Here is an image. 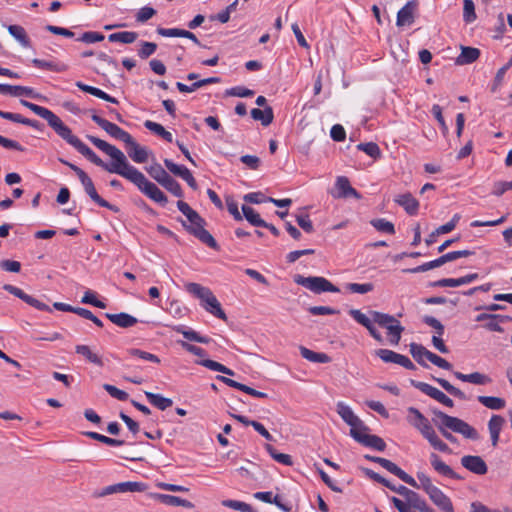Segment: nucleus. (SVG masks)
<instances>
[{"mask_svg": "<svg viewBox=\"0 0 512 512\" xmlns=\"http://www.w3.org/2000/svg\"><path fill=\"white\" fill-rule=\"evenodd\" d=\"M87 139L99 150L110 156L113 161L111 163L104 162L91 148L85 158L107 172L118 174L127 179L156 203L162 206L167 204V196L154 183L150 182L141 171L131 165L120 149L92 135H88Z\"/></svg>", "mask_w": 512, "mask_h": 512, "instance_id": "f257e3e1", "label": "nucleus"}, {"mask_svg": "<svg viewBox=\"0 0 512 512\" xmlns=\"http://www.w3.org/2000/svg\"><path fill=\"white\" fill-rule=\"evenodd\" d=\"M21 104L39 117L47 121L50 128L69 145L75 148L84 157L90 148L84 144L77 136L72 133V130L51 110L46 107L34 104L32 102L21 100Z\"/></svg>", "mask_w": 512, "mask_h": 512, "instance_id": "f03ea898", "label": "nucleus"}, {"mask_svg": "<svg viewBox=\"0 0 512 512\" xmlns=\"http://www.w3.org/2000/svg\"><path fill=\"white\" fill-rule=\"evenodd\" d=\"M432 413V422L437 427L441 435L449 442L457 443V438L450 431L459 433L467 439H479L477 430L464 420L450 416L437 409L433 410Z\"/></svg>", "mask_w": 512, "mask_h": 512, "instance_id": "7ed1b4c3", "label": "nucleus"}, {"mask_svg": "<svg viewBox=\"0 0 512 512\" xmlns=\"http://www.w3.org/2000/svg\"><path fill=\"white\" fill-rule=\"evenodd\" d=\"M407 421L430 443L435 449L443 453H450L451 449L436 434L429 420L415 407L407 409Z\"/></svg>", "mask_w": 512, "mask_h": 512, "instance_id": "20e7f679", "label": "nucleus"}, {"mask_svg": "<svg viewBox=\"0 0 512 512\" xmlns=\"http://www.w3.org/2000/svg\"><path fill=\"white\" fill-rule=\"evenodd\" d=\"M184 287L189 294L200 300L201 306L208 313L221 320H227V316L223 311L220 302L210 288L195 282H188L184 285Z\"/></svg>", "mask_w": 512, "mask_h": 512, "instance_id": "39448f33", "label": "nucleus"}, {"mask_svg": "<svg viewBox=\"0 0 512 512\" xmlns=\"http://www.w3.org/2000/svg\"><path fill=\"white\" fill-rule=\"evenodd\" d=\"M417 489H423L429 496L430 500L442 511V512H454V507L450 498L437 486L433 485L429 476L423 472L417 473Z\"/></svg>", "mask_w": 512, "mask_h": 512, "instance_id": "423d86ee", "label": "nucleus"}, {"mask_svg": "<svg viewBox=\"0 0 512 512\" xmlns=\"http://www.w3.org/2000/svg\"><path fill=\"white\" fill-rule=\"evenodd\" d=\"M60 162L63 163L64 165L68 166L71 170H73L76 173L81 184L84 187L85 192L89 195V197L94 202H96L100 207H104V208H107V209L115 211V212L118 211L117 207L110 204L108 201H106L105 199H103L102 197L99 196V194L97 193V191L95 189L92 179L87 175V173L84 170H82L80 167H78L75 164L70 163L64 159H60Z\"/></svg>", "mask_w": 512, "mask_h": 512, "instance_id": "0eeeda50", "label": "nucleus"}, {"mask_svg": "<svg viewBox=\"0 0 512 512\" xmlns=\"http://www.w3.org/2000/svg\"><path fill=\"white\" fill-rule=\"evenodd\" d=\"M189 225L183 222L185 229L199 239L202 243L208 247L217 250L218 244L214 237L205 229V220L198 214V212L188 217Z\"/></svg>", "mask_w": 512, "mask_h": 512, "instance_id": "6e6552de", "label": "nucleus"}, {"mask_svg": "<svg viewBox=\"0 0 512 512\" xmlns=\"http://www.w3.org/2000/svg\"><path fill=\"white\" fill-rule=\"evenodd\" d=\"M294 282L298 285L305 287L315 294H321L324 292L338 293L340 289L332 284L329 280L320 276H309L304 277L302 275H295Z\"/></svg>", "mask_w": 512, "mask_h": 512, "instance_id": "1a4fd4ad", "label": "nucleus"}, {"mask_svg": "<svg viewBox=\"0 0 512 512\" xmlns=\"http://www.w3.org/2000/svg\"><path fill=\"white\" fill-rule=\"evenodd\" d=\"M147 172L154 180H156L174 196L179 198L183 197V190L180 184L173 177H171L160 164L155 163L151 165L149 168H147Z\"/></svg>", "mask_w": 512, "mask_h": 512, "instance_id": "9d476101", "label": "nucleus"}, {"mask_svg": "<svg viewBox=\"0 0 512 512\" xmlns=\"http://www.w3.org/2000/svg\"><path fill=\"white\" fill-rule=\"evenodd\" d=\"M473 254H474V252L471 250L451 251V252H448V253L440 256L439 258H437L435 260L423 263L422 265H419L415 268L405 269L404 272L412 273V274L426 272L428 270L440 267L447 262H451V261H454V260L462 258V257H468Z\"/></svg>", "mask_w": 512, "mask_h": 512, "instance_id": "9b49d317", "label": "nucleus"}, {"mask_svg": "<svg viewBox=\"0 0 512 512\" xmlns=\"http://www.w3.org/2000/svg\"><path fill=\"white\" fill-rule=\"evenodd\" d=\"M364 457H365V459H367L371 462L378 463L384 469H386L393 475L397 476L399 479H401L406 484H408L412 487H417V481L412 476L407 474L404 470H402L400 467H398L392 461H390L386 458L378 457V456L365 455Z\"/></svg>", "mask_w": 512, "mask_h": 512, "instance_id": "f8f14e48", "label": "nucleus"}, {"mask_svg": "<svg viewBox=\"0 0 512 512\" xmlns=\"http://www.w3.org/2000/svg\"><path fill=\"white\" fill-rule=\"evenodd\" d=\"M336 410L342 420L351 427L350 432L355 431V433H358L360 431L368 430V427L363 423V421L345 403L338 402Z\"/></svg>", "mask_w": 512, "mask_h": 512, "instance_id": "ddd939ff", "label": "nucleus"}, {"mask_svg": "<svg viewBox=\"0 0 512 512\" xmlns=\"http://www.w3.org/2000/svg\"><path fill=\"white\" fill-rule=\"evenodd\" d=\"M411 385L446 407L452 408L454 406V402L451 398L428 383L411 380Z\"/></svg>", "mask_w": 512, "mask_h": 512, "instance_id": "4468645a", "label": "nucleus"}, {"mask_svg": "<svg viewBox=\"0 0 512 512\" xmlns=\"http://www.w3.org/2000/svg\"><path fill=\"white\" fill-rule=\"evenodd\" d=\"M3 289L5 291L9 292L10 294L14 295L15 297L21 299L28 305L34 307L37 310L52 312V309L47 304L39 301L38 299L34 298L31 295L25 293L22 289L14 286V285L5 284L3 286Z\"/></svg>", "mask_w": 512, "mask_h": 512, "instance_id": "2eb2a0df", "label": "nucleus"}, {"mask_svg": "<svg viewBox=\"0 0 512 512\" xmlns=\"http://www.w3.org/2000/svg\"><path fill=\"white\" fill-rule=\"evenodd\" d=\"M144 490V484L141 482H120L104 487L99 496L104 497L115 493L141 492Z\"/></svg>", "mask_w": 512, "mask_h": 512, "instance_id": "dca6fc26", "label": "nucleus"}, {"mask_svg": "<svg viewBox=\"0 0 512 512\" xmlns=\"http://www.w3.org/2000/svg\"><path fill=\"white\" fill-rule=\"evenodd\" d=\"M364 431H360L355 433V431H351V436L359 443L364 446L371 447L377 451H384L386 448V443L382 438L377 435H371L363 433Z\"/></svg>", "mask_w": 512, "mask_h": 512, "instance_id": "f3484780", "label": "nucleus"}, {"mask_svg": "<svg viewBox=\"0 0 512 512\" xmlns=\"http://www.w3.org/2000/svg\"><path fill=\"white\" fill-rule=\"evenodd\" d=\"M418 7L417 0L407 2L397 13L396 25L402 27L414 22V14Z\"/></svg>", "mask_w": 512, "mask_h": 512, "instance_id": "a211bd4d", "label": "nucleus"}, {"mask_svg": "<svg viewBox=\"0 0 512 512\" xmlns=\"http://www.w3.org/2000/svg\"><path fill=\"white\" fill-rule=\"evenodd\" d=\"M462 466L477 475H484L488 471L487 464L480 456L465 455L461 458Z\"/></svg>", "mask_w": 512, "mask_h": 512, "instance_id": "6ab92c4d", "label": "nucleus"}, {"mask_svg": "<svg viewBox=\"0 0 512 512\" xmlns=\"http://www.w3.org/2000/svg\"><path fill=\"white\" fill-rule=\"evenodd\" d=\"M397 493L403 496L412 508L420 512L426 508L427 502L415 491L400 485L398 486Z\"/></svg>", "mask_w": 512, "mask_h": 512, "instance_id": "aec40b11", "label": "nucleus"}, {"mask_svg": "<svg viewBox=\"0 0 512 512\" xmlns=\"http://www.w3.org/2000/svg\"><path fill=\"white\" fill-rule=\"evenodd\" d=\"M430 464L433 467V469L441 476L448 477L451 479H461V477L454 472V470L447 465L439 455L436 453H431L429 456Z\"/></svg>", "mask_w": 512, "mask_h": 512, "instance_id": "412c9836", "label": "nucleus"}, {"mask_svg": "<svg viewBox=\"0 0 512 512\" xmlns=\"http://www.w3.org/2000/svg\"><path fill=\"white\" fill-rule=\"evenodd\" d=\"M126 146L128 147L127 153L129 157L135 163H145L149 157V151L146 147L140 146L134 139L131 137V142H127Z\"/></svg>", "mask_w": 512, "mask_h": 512, "instance_id": "4be33fe9", "label": "nucleus"}, {"mask_svg": "<svg viewBox=\"0 0 512 512\" xmlns=\"http://www.w3.org/2000/svg\"><path fill=\"white\" fill-rule=\"evenodd\" d=\"M105 317L109 319L113 324L121 328H129L137 324L138 319L134 316L121 312L117 314L106 313Z\"/></svg>", "mask_w": 512, "mask_h": 512, "instance_id": "5701e85b", "label": "nucleus"}, {"mask_svg": "<svg viewBox=\"0 0 512 512\" xmlns=\"http://www.w3.org/2000/svg\"><path fill=\"white\" fill-rule=\"evenodd\" d=\"M335 186L337 189L336 197L338 198H347L350 196H354L356 198L360 197L358 192L350 185L348 178L345 176L337 177Z\"/></svg>", "mask_w": 512, "mask_h": 512, "instance_id": "b1692460", "label": "nucleus"}, {"mask_svg": "<svg viewBox=\"0 0 512 512\" xmlns=\"http://www.w3.org/2000/svg\"><path fill=\"white\" fill-rule=\"evenodd\" d=\"M0 94L3 95H11L14 97L26 96V97H35L34 91L32 88L18 85H9V84H0Z\"/></svg>", "mask_w": 512, "mask_h": 512, "instance_id": "393cba45", "label": "nucleus"}, {"mask_svg": "<svg viewBox=\"0 0 512 512\" xmlns=\"http://www.w3.org/2000/svg\"><path fill=\"white\" fill-rule=\"evenodd\" d=\"M174 331L180 333L184 336L188 341L198 342L202 344H209L212 339L208 336H202L198 332L185 327L184 325H177L173 328Z\"/></svg>", "mask_w": 512, "mask_h": 512, "instance_id": "a878e982", "label": "nucleus"}, {"mask_svg": "<svg viewBox=\"0 0 512 512\" xmlns=\"http://www.w3.org/2000/svg\"><path fill=\"white\" fill-rule=\"evenodd\" d=\"M454 376L463 381V382H469L475 385H486L491 382V378L485 374H482L480 372H473L471 374H463L458 371L453 372Z\"/></svg>", "mask_w": 512, "mask_h": 512, "instance_id": "bb28decb", "label": "nucleus"}, {"mask_svg": "<svg viewBox=\"0 0 512 512\" xmlns=\"http://www.w3.org/2000/svg\"><path fill=\"white\" fill-rule=\"evenodd\" d=\"M395 202L404 208L409 215H416L419 209V202L410 193L399 195Z\"/></svg>", "mask_w": 512, "mask_h": 512, "instance_id": "cd10ccee", "label": "nucleus"}, {"mask_svg": "<svg viewBox=\"0 0 512 512\" xmlns=\"http://www.w3.org/2000/svg\"><path fill=\"white\" fill-rule=\"evenodd\" d=\"M155 498L161 502L162 504L168 505V506H182L185 508H193L194 504L186 499H182L178 496H173L169 494H156Z\"/></svg>", "mask_w": 512, "mask_h": 512, "instance_id": "c85d7f7f", "label": "nucleus"}, {"mask_svg": "<svg viewBox=\"0 0 512 512\" xmlns=\"http://www.w3.org/2000/svg\"><path fill=\"white\" fill-rule=\"evenodd\" d=\"M480 56V50L478 48L462 46L461 53L456 59V63L459 65H466L475 62Z\"/></svg>", "mask_w": 512, "mask_h": 512, "instance_id": "c756f323", "label": "nucleus"}, {"mask_svg": "<svg viewBox=\"0 0 512 512\" xmlns=\"http://www.w3.org/2000/svg\"><path fill=\"white\" fill-rule=\"evenodd\" d=\"M410 353L414 360L423 367H428L426 360L429 361L431 351L426 349L423 345L417 343L410 344Z\"/></svg>", "mask_w": 512, "mask_h": 512, "instance_id": "7c9ffc66", "label": "nucleus"}, {"mask_svg": "<svg viewBox=\"0 0 512 512\" xmlns=\"http://www.w3.org/2000/svg\"><path fill=\"white\" fill-rule=\"evenodd\" d=\"M250 113L251 117L261 121L263 126L270 125L274 119L273 109L270 106L265 107L264 110L253 108Z\"/></svg>", "mask_w": 512, "mask_h": 512, "instance_id": "2f4dec72", "label": "nucleus"}, {"mask_svg": "<svg viewBox=\"0 0 512 512\" xmlns=\"http://www.w3.org/2000/svg\"><path fill=\"white\" fill-rule=\"evenodd\" d=\"M145 396L150 404H152L153 406L162 411L166 410L167 408L173 405L172 399L166 398L160 394L146 391Z\"/></svg>", "mask_w": 512, "mask_h": 512, "instance_id": "473e14b6", "label": "nucleus"}, {"mask_svg": "<svg viewBox=\"0 0 512 512\" xmlns=\"http://www.w3.org/2000/svg\"><path fill=\"white\" fill-rule=\"evenodd\" d=\"M300 354L304 359L313 363H329L331 361L326 353L315 352L303 346L300 347Z\"/></svg>", "mask_w": 512, "mask_h": 512, "instance_id": "72a5a7b5", "label": "nucleus"}, {"mask_svg": "<svg viewBox=\"0 0 512 512\" xmlns=\"http://www.w3.org/2000/svg\"><path fill=\"white\" fill-rule=\"evenodd\" d=\"M32 64L40 69H47L54 72H65L68 70V65L62 62H51V61H45L38 58H35L32 60Z\"/></svg>", "mask_w": 512, "mask_h": 512, "instance_id": "f704fd0d", "label": "nucleus"}, {"mask_svg": "<svg viewBox=\"0 0 512 512\" xmlns=\"http://www.w3.org/2000/svg\"><path fill=\"white\" fill-rule=\"evenodd\" d=\"M75 350H76L77 354H80L83 357H85L86 360L89 361L90 363H93V364H95L97 366H100V367L103 366L102 358L98 354L92 352V350L90 349L89 346H87V345H77L75 347Z\"/></svg>", "mask_w": 512, "mask_h": 512, "instance_id": "c9c22d12", "label": "nucleus"}, {"mask_svg": "<svg viewBox=\"0 0 512 512\" xmlns=\"http://www.w3.org/2000/svg\"><path fill=\"white\" fill-rule=\"evenodd\" d=\"M138 37V34L134 31H122L112 33L108 36V40L113 43H123V44H131Z\"/></svg>", "mask_w": 512, "mask_h": 512, "instance_id": "e433bc0d", "label": "nucleus"}, {"mask_svg": "<svg viewBox=\"0 0 512 512\" xmlns=\"http://www.w3.org/2000/svg\"><path fill=\"white\" fill-rule=\"evenodd\" d=\"M144 126L151 132L163 138L165 141L169 143L173 142L172 134L169 131H167L161 124L153 122L151 120H146L144 122Z\"/></svg>", "mask_w": 512, "mask_h": 512, "instance_id": "4c0bfd02", "label": "nucleus"}, {"mask_svg": "<svg viewBox=\"0 0 512 512\" xmlns=\"http://www.w3.org/2000/svg\"><path fill=\"white\" fill-rule=\"evenodd\" d=\"M242 216L253 226L261 227L262 225H266V221H264L259 213H257L252 207L243 205L242 206Z\"/></svg>", "mask_w": 512, "mask_h": 512, "instance_id": "58836bf2", "label": "nucleus"}, {"mask_svg": "<svg viewBox=\"0 0 512 512\" xmlns=\"http://www.w3.org/2000/svg\"><path fill=\"white\" fill-rule=\"evenodd\" d=\"M478 401L485 407L492 410H501L505 407L506 402L503 398L495 396H478Z\"/></svg>", "mask_w": 512, "mask_h": 512, "instance_id": "ea45409f", "label": "nucleus"}, {"mask_svg": "<svg viewBox=\"0 0 512 512\" xmlns=\"http://www.w3.org/2000/svg\"><path fill=\"white\" fill-rule=\"evenodd\" d=\"M127 353L130 357L139 358L143 361L152 362L155 364H159L161 362L157 355L138 348H130L127 350Z\"/></svg>", "mask_w": 512, "mask_h": 512, "instance_id": "a19ab883", "label": "nucleus"}, {"mask_svg": "<svg viewBox=\"0 0 512 512\" xmlns=\"http://www.w3.org/2000/svg\"><path fill=\"white\" fill-rule=\"evenodd\" d=\"M386 329L390 344L398 345L401 339V334L404 331V327L397 320V322L391 323Z\"/></svg>", "mask_w": 512, "mask_h": 512, "instance_id": "79ce46f5", "label": "nucleus"}, {"mask_svg": "<svg viewBox=\"0 0 512 512\" xmlns=\"http://www.w3.org/2000/svg\"><path fill=\"white\" fill-rule=\"evenodd\" d=\"M372 320L374 323H377L379 326L383 328H387L391 323L397 322V319L394 316L389 314H385L378 311H370Z\"/></svg>", "mask_w": 512, "mask_h": 512, "instance_id": "37998d69", "label": "nucleus"}, {"mask_svg": "<svg viewBox=\"0 0 512 512\" xmlns=\"http://www.w3.org/2000/svg\"><path fill=\"white\" fill-rule=\"evenodd\" d=\"M266 451L269 453V455L278 463H281L283 465L291 466L293 464L292 458L288 454L279 453L277 450L270 444L265 445Z\"/></svg>", "mask_w": 512, "mask_h": 512, "instance_id": "c03bdc74", "label": "nucleus"}, {"mask_svg": "<svg viewBox=\"0 0 512 512\" xmlns=\"http://www.w3.org/2000/svg\"><path fill=\"white\" fill-rule=\"evenodd\" d=\"M370 224L379 232L393 235L395 233L394 224L384 218L373 219Z\"/></svg>", "mask_w": 512, "mask_h": 512, "instance_id": "a18cd8bd", "label": "nucleus"}, {"mask_svg": "<svg viewBox=\"0 0 512 512\" xmlns=\"http://www.w3.org/2000/svg\"><path fill=\"white\" fill-rule=\"evenodd\" d=\"M8 31L15 39H17L21 43V45H23L24 47L29 46L30 41L23 27L19 25H9Z\"/></svg>", "mask_w": 512, "mask_h": 512, "instance_id": "49530a36", "label": "nucleus"}, {"mask_svg": "<svg viewBox=\"0 0 512 512\" xmlns=\"http://www.w3.org/2000/svg\"><path fill=\"white\" fill-rule=\"evenodd\" d=\"M85 435L109 446H122L125 444L124 440L110 438L97 432H86Z\"/></svg>", "mask_w": 512, "mask_h": 512, "instance_id": "de8ad7c7", "label": "nucleus"}, {"mask_svg": "<svg viewBox=\"0 0 512 512\" xmlns=\"http://www.w3.org/2000/svg\"><path fill=\"white\" fill-rule=\"evenodd\" d=\"M433 380L436 381L445 391L451 394L454 397H457L461 400H465V394L458 388L451 385L447 380L443 378L433 377Z\"/></svg>", "mask_w": 512, "mask_h": 512, "instance_id": "09e8293b", "label": "nucleus"}, {"mask_svg": "<svg viewBox=\"0 0 512 512\" xmlns=\"http://www.w3.org/2000/svg\"><path fill=\"white\" fill-rule=\"evenodd\" d=\"M363 471H364L365 475L368 478H370L371 480H373L375 482H378V483L384 485L385 487L389 488L390 490H392V491L397 493L398 487H396L395 485L391 484V482L389 480L385 479L380 474H378V473H376L373 470L368 469V468H365Z\"/></svg>", "mask_w": 512, "mask_h": 512, "instance_id": "8fccbe9b", "label": "nucleus"}, {"mask_svg": "<svg viewBox=\"0 0 512 512\" xmlns=\"http://www.w3.org/2000/svg\"><path fill=\"white\" fill-rule=\"evenodd\" d=\"M221 504L224 507L231 508L240 512H254L250 504L238 500H223Z\"/></svg>", "mask_w": 512, "mask_h": 512, "instance_id": "3c124183", "label": "nucleus"}, {"mask_svg": "<svg viewBox=\"0 0 512 512\" xmlns=\"http://www.w3.org/2000/svg\"><path fill=\"white\" fill-rule=\"evenodd\" d=\"M357 149L365 152L370 157L377 159L381 156L379 146L374 142L360 143L357 145Z\"/></svg>", "mask_w": 512, "mask_h": 512, "instance_id": "603ef678", "label": "nucleus"}, {"mask_svg": "<svg viewBox=\"0 0 512 512\" xmlns=\"http://www.w3.org/2000/svg\"><path fill=\"white\" fill-rule=\"evenodd\" d=\"M463 20L466 23H472L476 20L475 5L472 0L463 2Z\"/></svg>", "mask_w": 512, "mask_h": 512, "instance_id": "864d4df0", "label": "nucleus"}, {"mask_svg": "<svg viewBox=\"0 0 512 512\" xmlns=\"http://www.w3.org/2000/svg\"><path fill=\"white\" fill-rule=\"evenodd\" d=\"M164 165L165 167L171 172L173 173L174 175L180 177V178H183L184 176L187 175V173L190 171L187 167H185L184 165H178V164H175L172 160L170 159H165L164 160Z\"/></svg>", "mask_w": 512, "mask_h": 512, "instance_id": "5fc2aeb1", "label": "nucleus"}, {"mask_svg": "<svg viewBox=\"0 0 512 512\" xmlns=\"http://www.w3.org/2000/svg\"><path fill=\"white\" fill-rule=\"evenodd\" d=\"M157 50V44L154 42L142 41L140 43V49L138 50V56L141 59H147L155 53Z\"/></svg>", "mask_w": 512, "mask_h": 512, "instance_id": "6e6d98bb", "label": "nucleus"}, {"mask_svg": "<svg viewBox=\"0 0 512 512\" xmlns=\"http://www.w3.org/2000/svg\"><path fill=\"white\" fill-rule=\"evenodd\" d=\"M346 289L352 293L366 294L374 289V285L372 283H348Z\"/></svg>", "mask_w": 512, "mask_h": 512, "instance_id": "4d7b16f0", "label": "nucleus"}, {"mask_svg": "<svg viewBox=\"0 0 512 512\" xmlns=\"http://www.w3.org/2000/svg\"><path fill=\"white\" fill-rule=\"evenodd\" d=\"M225 201L227 210L233 216V218L236 221H242L243 216L238 209V203L235 201V199L232 196H227Z\"/></svg>", "mask_w": 512, "mask_h": 512, "instance_id": "13d9d810", "label": "nucleus"}, {"mask_svg": "<svg viewBox=\"0 0 512 512\" xmlns=\"http://www.w3.org/2000/svg\"><path fill=\"white\" fill-rule=\"evenodd\" d=\"M81 302L84 303V304H90V305H93L97 308H101V309H104L106 307L105 303L98 300L96 298V295L93 291L91 290H87L82 299H81Z\"/></svg>", "mask_w": 512, "mask_h": 512, "instance_id": "bf43d9fd", "label": "nucleus"}, {"mask_svg": "<svg viewBox=\"0 0 512 512\" xmlns=\"http://www.w3.org/2000/svg\"><path fill=\"white\" fill-rule=\"evenodd\" d=\"M505 424V419L500 415H493L488 422V429L490 433H501L502 427Z\"/></svg>", "mask_w": 512, "mask_h": 512, "instance_id": "052dcab7", "label": "nucleus"}, {"mask_svg": "<svg viewBox=\"0 0 512 512\" xmlns=\"http://www.w3.org/2000/svg\"><path fill=\"white\" fill-rule=\"evenodd\" d=\"M104 38H105V36L102 33L95 32V31H88V32H84L77 40L87 43V44H91V43L102 41V40H104Z\"/></svg>", "mask_w": 512, "mask_h": 512, "instance_id": "680f3d73", "label": "nucleus"}, {"mask_svg": "<svg viewBox=\"0 0 512 512\" xmlns=\"http://www.w3.org/2000/svg\"><path fill=\"white\" fill-rule=\"evenodd\" d=\"M103 388L109 393L111 397L116 398L117 400L126 401L129 398L127 392L120 390L113 385L104 384Z\"/></svg>", "mask_w": 512, "mask_h": 512, "instance_id": "e2e57ef3", "label": "nucleus"}, {"mask_svg": "<svg viewBox=\"0 0 512 512\" xmlns=\"http://www.w3.org/2000/svg\"><path fill=\"white\" fill-rule=\"evenodd\" d=\"M349 314L357 323L361 324L365 328H367L370 324L373 323V320H371L358 309H351L349 311Z\"/></svg>", "mask_w": 512, "mask_h": 512, "instance_id": "0e129e2a", "label": "nucleus"}, {"mask_svg": "<svg viewBox=\"0 0 512 512\" xmlns=\"http://www.w3.org/2000/svg\"><path fill=\"white\" fill-rule=\"evenodd\" d=\"M91 119L109 135H111L114 127L116 126V124L100 117L95 113L91 115Z\"/></svg>", "mask_w": 512, "mask_h": 512, "instance_id": "69168bd1", "label": "nucleus"}, {"mask_svg": "<svg viewBox=\"0 0 512 512\" xmlns=\"http://www.w3.org/2000/svg\"><path fill=\"white\" fill-rule=\"evenodd\" d=\"M297 224L306 232L312 233L314 231V227L312 221L309 218L308 214H299L296 216Z\"/></svg>", "mask_w": 512, "mask_h": 512, "instance_id": "338daca9", "label": "nucleus"}, {"mask_svg": "<svg viewBox=\"0 0 512 512\" xmlns=\"http://www.w3.org/2000/svg\"><path fill=\"white\" fill-rule=\"evenodd\" d=\"M156 14V10L152 7H142L136 14V20L140 23H144L151 19Z\"/></svg>", "mask_w": 512, "mask_h": 512, "instance_id": "774afa93", "label": "nucleus"}]
</instances>
